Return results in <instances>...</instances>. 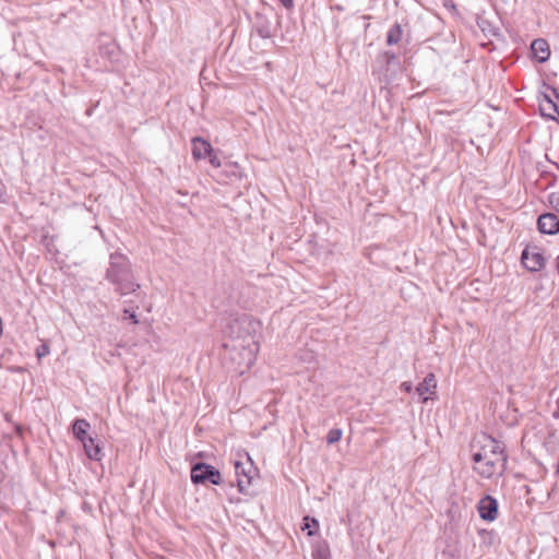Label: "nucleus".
Listing matches in <instances>:
<instances>
[{
  "label": "nucleus",
  "mask_w": 559,
  "mask_h": 559,
  "mask_svg": "<svg viewBox=\"0 0 559 559\" xmlns=\"http://www.w3.org/2000/svg\"><path fill=\"white\" fill-rule=\"evenodd\" d=\"M474 472L484 479H498L506 471L507 454L502 444L488 435L478 436L472 445Z\"/></svg>",
  "instance_id": "nucleus-1"
},
{
  "label": "nucleus",
  "mask_w": 559,
  "mask_h": 559,
  "mask_svg": "<svg viewBox=\"0 0 559 559\" xmlns=\"http://www.w3.org/2000/svg\"><path fill=\"white\" fill-rule=\"evenodd\" d=\"M261 321L243 314L229 324V342L226 345H260Z\"/></svg>",
  "instance_id": "nucleus-2"
},
{
  "label": "nucleus",
  "mask_w": 559,
  "mask_h": 559,
  "mask_svg": "<svg viewBox=\"0 0 559 559\" xmlns=\"http://www.w3.org/2000/svg\"><path fill=\"white\" fill-rule=\"evenodd\" d=\"M107 278L117 286V292L121 295H128L139 288V284L133 282L127 257L120 253L110 254Z\"/></svg>",
  "instance_id": "nucleus-3"
},
{
  "label": "nucleus",
  "mask_w": 559,
  "mask_h": 559,
  "mask_svg": "<svg viewBox=\"0 0 559 559\" xmlns=\"http://www.w3.org/2000/svg\"><path fill=\"white\" fill-rule=\"evenodd\" d=\"M229 349L230 361L234 371L238 374L246 373L255 362L260 345H226Z\"/></svg>",
  "instance_id": "nucleus-4"
},
{
  "label": "nucleus",
  "mask_w": 559,
  "mask_h": 559,
  "mask_svg": "<svg viewBox=\"0 0 559 559\" xmlns=\"http://www.w3.org/2000/svg\"><path fill=\"white\" fill-rule=\"evenodd\" d=\"M192 155L194 159L210 158V163L213 167L218 168L222 166L221 159L214 154L213 146L210 142L202 138L192 139Z\"/></svg>",
  "instance_id": "nucleus-5"
},
{
  "label": "nucleus",
  "mask_w": 559,
  "mask_h": 559,
  "mask_svg": "<svg viewBox=\"0 0 559 559\" xmlns=\"http://www.w3.org/2000/svg\"><path fill=\"white\" fill-rule=\"evenodd\" d=\"M191 479L194 484H201L207 480L214 485H218L222 481V476L219 471L215 469L213 466L198 463L191 469Z\"/></svg>",
  "instance_id": "nucleus-6"
},
{
  "label": "nucleus",
  "mask_w": 559,
  "mask_h": 559,
  "mask_svg": "<svg viewBox=\"0 0 559 559\" xmlns=\"http://www.w3.org/2000/svg\"><path fill=\"white\" fill-rule=\"evenodd\" d=\"M416 391L421 399L423 403H427L430 400H435L437 395V379L436 376L430 372L424 380L417 385Z\"/></svg>",
  "instance_id": "nucleus-7"
},
{
  "label": "nucleus",
  "mask_w": 559,
  "mask_h": 559,
  "mask_svg": "<svg viewBox=\"0 0 559 559\" xmlns=\"http://www.w3.org/2000/svg\"><path fill=\"white\" fill-rule=\"evenodd\" d=\"M479 516L486 521H493L498 516V502L491 496L484 497L478 502Z\"/></svg>",
  "instance_id": "nucleus-8"
},
{
  "label": "nucleus",
  "mask_w": 559,
  "mask_h": 559,
  "mask_svg": "<svg viewBox=\"0 0 559 559\" xmlns=\"http://www.w3.org/2000/svg\"><path fill=\"white\" fill-rule=\"evenodd\" d=\"M248 461L250 462L249 467H245V465L240 462H235V469L237 475V483L238 488L242 492L245 491L252 481V466H251V459L248 457Z\"/></svg>",
  "instance_id": "nucleus-9"
},
{
  "label": "nucleus",
  "mask_w": 559,
  "mask_h": 559,
  "mask_svg": "<svg viewBox=\"0 0 559 559\" xmlns=\"http://www.w3.org/2000/svg\"><path fill=\"white\" fill-rule=\"evenodd\" d=\"M538 229L543 234L554 235L559 231V219L557 215L547 213L538 217Z\"/></svg>",
  "instance_id": "nucleus-10"
},
{
  "label": "nucleus",
  "mask_w": 559,
  "mask_h": 559,
  "mask_svg": "<svg viewBox=\"0 0 559 559\" xmlns=\"http://www.w3.org/2000/svg\"><path fill=\"white\" fill-rule=\"evenodd\" d=\"M544 258L540 253L524 250L522 253V263L530 271H537L544 266Z\"/></svg>",
  "instance_id": "nucleus-11"
},
{
  "label": "nucleus",
  "mask_w": 559,
  "mask_h": 559,
  "mask_svg": "<svg viewBox=\"0 0 559 559\" xmlns=\"http://www.w3.org/2000/svg\"><path fill=\"white\" fill-rule=\"evenodd\" d=\"M531 49L539 62H545L550 56L549 47L545 39H535L531 45Z\"/></svg>",
  "instance_id": "nucleus-12"
},
{
  "label": "nucleus",
  "mask_w": 559,
  "mask_h": 559,
  "mask_svg": "<svg viewBox=\"0 0 559 559\" xmlns=\"http://www.w3.org/2000/svg\"><path fill=\"white\" fill-rule=\"evenodd\" d=\"M539 109L542 115L545 117L557 119V116H559L558 106L546 95L539 103Z\"/></svg>",
  "instance_id": "nucleus-13"
},
{
  "label": "nucleus",
  "mask_w": 559,
  "mask_h": 559,
  "mask_svg": "<svg viewBox=\"0 0 559 559\" xmlns=\"http://www.w3.org/2000/svg\"><path fill=\"white\" fill-rule=\"evenodd\" d=\"M86 455L94 461L102 460V449L98 443L95 442L93 438H87L85 441H82Z\"/></svg>",
  "instance_id": "nucleus-14"
},
{
  "label": "nucleus",
  "mask_w": 559,
  "mask_h": 559,
  "mask_svg": "<svg viewBox=\"0 0 559 559\" xmlns=\"http://www.w3.org/2000/svg\"><path fill=\"white\" fill-rule=\"evenodd\" d=\"M91 425L85 419H76L73 424V433L74 436L82 442L85 441L87 438V430L90 429Z\"/></svg>",
  "instance_id": "nucleus-15"
},
{
  "label": "nucleus",
  "mask_w": 559,
  "mask_h": 559,
  "mask_svg": "<svg viewBox=\"0 0 559 559\" xmlns=\"http://www.w3.org/2000/svg\"><path fill=\"white\" fill-rule=\"evenodd\" d=\"M330 547L326 540H319L313 545V559H330Z\"/></svg>",
  "instance_id": "nucleus-16"
},
{
  "label": "nucleus",
  "mask_w": 559,
  "mask_h": 559,
  "mask_svg": "<svg viewBox=\"0 0 559 559\" xmlns=\"http://www.w3.org/2000/svg\"><path fill=\"white\" fill-rule=\"evenodd\" d=\"M402 38V28L395 24L388 33L386 43L389 45H396Z\"/></svg>",
  "instance_id": "nucleus-17"
},
{
  "label": "nucleus",
  "mask_w": 559,
  "mask_h": 559,
  "mask_svg": "<svg viewBox=\"0 0 559 559\" xmlns=\"http://www.w3.org/2000/svg\"><path fill=\"white\" fill-rule=\"evenodd\" d=\"M304 521H305V525H304L302 530H308V535L309 536L314 535L317 530H318V527H319L318 520H316L313 518L310 519L309 516H306L304 519Z\"/></svg>",
  "instance_id": "nucleus-18"
},
{
  "label": "nucleus",
  "mask_w": 559,
  "mask_h": 559,
  "mask_svg": "<svg viewBox=\"0 0 559 559\" xmlns=\"http://www.w3.org/2000/svg\"><path fill=\"white\" fill-rule=\"evenodd\" d=\"M342 430L341 429H331L329 432H328V436H326V442L329 444H333L337 441H340V439L342 438Z\"/></svg>",
  "instance_id": "nucleus-19"
},
{
  "label": "nucleus",
  "mask_w": 559,
  "mask_h": 559,
  "mask_svg": "<svg viewBox=\"0 0 559 559\" xmlns=\"http://www.w3.org/2000/svg\"><path fill=\"white\" fill-rule=\"evenodd\" d=\"M549 203L551 206L559 212V193H551L548 197Z\"/></svg>",
  "instance_id": "nucleus-20"
},
{
  "label": "nucleus",
  "mask_w": 559,
  "mask_h": 559,
  "mask_svg": "<svg viewBox=\"0 0 559 559\" xmlns=\"http://www.w3.org/2000/svg\"><path fill=\"white\" fill-rule=\"evenodd\" d=\"M228 166L231 168L230 174L233 176H236V177H239V178L242 177V171H241V169H240V167H239V165L237 163L230 164Z\"/></svg>",
  "instance_id": "nucleus-21"
},
{
  "label": "nucleus",
  "mask_w": 559,
  "mask_h": 559,
  "mask_svg": "<svg viewBox=\"0 0 559 559\" xmlns=\"http://www.w3.org/2000/svg\"><path fill=\"white\" fill-rule=\"evenodd\" d=\"M49 353L48 346L43 344L40 348H37V357H43Z\"/></svg>",
  "instance_id": "nucleus-22"
},
{
  "label": "nucleus",
  "mask_w": 559,
  "mask_h": 559,
  "mask_svg": "<svg viewBox=\"0 0 559 559\" xmlns=\"http://www.w3.org/2000/svg\"><path fill=\"white\" fill-rule=\"evenodd\" d=\"M4 197H5V187L2 183V181L0 180V202H4L5 201Z\"/></svg>",
  "instance_id": "nucleus-23"
},
{
  "label": "nucleus",
  "mask_w": 559,
  "mask_h": 559,
  "mask_svg": "<svg viewBox=\"0 0 559 559\" xmlns=\"http://www.w3.org/2000/svg\"><path fill=\"white\" fill-rule=\"evenodd\" d=\"M401 388L405 391V392H411L412 389H413V385L411 382H403Z\"/></svg>",
  "instance_id": "nucleus-24"
},
{
  "label": "nucleus",
  "mask_w": 559,
  "mask_h": 559,
  "mask_svg": "<svg viewBox=\"0 0 559 559\" xmlns=\"http://www.w3.org/2000/svg\"><path fill=\"white\" fill-rule=\"evenodd\" d=\"M124 313H128L129 314V318L132 320V322L134 324H136L139 321H138V318H136V314L134 312H129L128 310H124Z\"/></svg>",
  "instance_id": "nucleus-25"
},
{
  "label": "nucleus",
  "mask_w": 559,
  "mask_h": 559,
  "mask_svg": "<svg viewBox=\"0 0 559 559\" xmlns=\"http://www.w3.org/2000/svg\"><path fill=\"white\" fill-rule=\"evenodd\" d=\"M281 2L283 3V5L285 8H292L293 7V0H281Z\"/></svg>",
  "instance_id": "nucleus-26"
}]
</instances>
